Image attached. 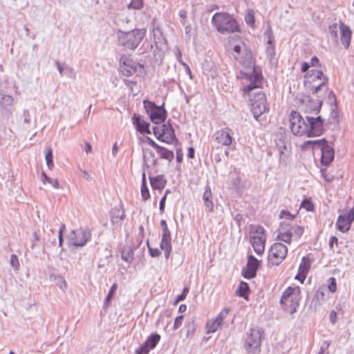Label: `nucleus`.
<instances>
[{
	"label": "nucleus",
	"mask_w": 354,
	"mask_h": 354,
	"mask_svg": "<svg viewBox=\"0 0 354 354\" xmlns=\"http://www.w3.org/2000/svg\"><path fill=\"white\" fill-rule=\"evenodd\" d=\"M232 54L243 68L251 70L250 72H241L250 81V83L245 87V92H251L253 89L260 87L262 84L263 76L257 71L253 64L251 50L243 42H240L234 46Z\"/></svg>",
	"instance_id": "obj_1"
},
{
	"label": "nucleus",
	"mask_w": 354,
	"mask_h": 354,
	"mask_svg": "<svg viewBox=\"0 0 354 354\" xmlns=\"http://www.w3.org/2000/svg\"><path fill=\"white\" fill-rule=\"evenodd\" d=\"M290 123L292 133L297 136H319L324 131V120L320 115L304 118L299 112H290Z\"/></svg>",
	"instance_id": "obj_2"
},
{
	"label": "nucleus",
	"mask_w": 354,
	"mask_h": 354,
	"mask_svg": "<svg viewBox=\"0 0 354 354\" xmlns=\"http://www.w3.org/2000/svg\"><path fill=\"white\" fill-rule=\"evenodd\" d=\"M212 23L216 30L221 34L239 32L240 26L235 19L226 12H216L212 18Z\"/></svg>",
	"instance_id": "obj_3"
},
{
	"label": "nucleus",
	"mask_w": 354,
	"mask_h": 354,
	"mask_svg": "<svg viewBox=\"0 0 354 354\" xmlns=\"http://www.w3.org/2000/svg\"><path fill=\"white\" fill-rule=\"evenodd\" d=\"M145 36L144 29H134L129 32H118V42L122 46L135 50Z\"/></svg>",
	"instance_id": "obj_4"
},
{
	"label": "nucleus",
	"mask_w": 354,
	"mask_h": 354,
	"mask_svg": "<svg viewBox=\"0 0 354 354\" xmlns=\"http://www.w3.org/2000/svg\"><path fill=\"white\" fill-rule=\"evenodd\" d=\"M301 290L299 287H288L283 292L280 303L282 308L290 314L296 312L299 304V295Z\"/></svg>",
	"instance_id": "obj_5"
},
{
	"label": "nucleus",
	"mask_w": 354,
	"mask_h": 354,
	"mask_svg": "<svg viewBox=\"0 0 354 354\" xmlns=\"http://www.w3.org/2000/svg\"><path fill=\"white\" fill-rule=\"evenodd\" d=\"M263 331L251 328L246 334L245 348L248 353L256 354L261 351Z\"/></svg>",
	"instance_id": "obj_6"
},
{
	"label": "nucleus",
	"mask_w": 354,
	"mask_h": 354,
	"mask_svg": "<svg viewBox=\"0 0 354 354\" xmlns=\"http://www.w3.org/2000/svg\"><path fill=\"white\" fill-rule=\"evenodd\" d=\"M288 252L287 247L281 243L272 245L268 253V264L279 266L286 258Z\"/></svg>",
	"instance_id": "obj_7"
},
{
	"label": "nucleus",
	"mask_w": 354,
	"mask_h": 354,
	"mask_svg": "<svg viewBox=\"0 0 354 354\" xmlns=\"http://www.w3.org/2000/svg\"><path fill=\"white\" fill-rule=\"evenodd\" d=\"M91 236V234L88 228L80 227L71 232L68 241L75 246L83 247L90 240Z\"/></svg>",
	"instance_id": "obj_8"
},
{
	"label": "nucleus",
	"mask_w": 354,
	"mask_h": 354,
	"mask_svg": "<svg viewBox=\"0 0 354 354\" xmlns=\"http://www.w3.org/2000/svg\"><path fill=\"white\" fill-rule=\"evenodd\" d=\"M153 134L159 140L168 144L171 143L176 138L174 130L170 124L169 121H168L167 124L153 127Z\"/></svg>",
	"instance_id": "obj_9"
},
{
	"label": "nucleus",
	"mask_w": 354,
	"mask_h": 354,
	"mask_svg": "<svg viewBox=\"0 0 354 354\" xmlns=\"http://www.w3.org/2000/svg\"><path fill=\"white\" fill-rule=\"evenodd\" d=\"M138 67L142 68L143 66L136 63L132 59L123 56L120 61V69L121 73L127 76H131L134 74L138 69Z\"/></svg>",
	"instance_id": "obj_10"
},
{
	"label": "nucleus",
	"mask_w": 354,
	"mask_h": 354,
	"mask_svg": "<svg viewBox=\"0 0 354 354\" xmlns=\"http://www.w3.org/2000/svg\"><path fill=\"white\" fill-rule=\"evenodd\" d=\"M261 261H259L253 255H249L248 257L247 268L242 270L243 276L248 279L256 277L257 271L260 267Z\"/></svg>",
	"instance_id": "obj_11"
},
{
	"label": "nucleus",
	"mask_w": 354,
	"mask_h": 354,
	"mask_svg": "<svg viewBox=\"0 0 354 354\" xmlns=\"http://www.w3.org/2000/svg\"><path fill=\"white\" fill-rule=\"evenodd\" d=\"M160 339V335L153 333L148 337L147 340L135 351L136 354H148L150 350L154 348Z\"/></svg>",
	"instance_id": "obj_12"
},
{
	"label": "nucleus",
	"mask_w": 354,
	"mask_h": 354,
	"mask_svg": "<svg viewBox=\"0 0 354 354\" xmlns=\"http://www.w3.org/2000/svg\"><path fill=\"white\" fill-rule=\"evenodd\" d=\"M250 105L252 111L259 109V111H268L267 106L266 97L264 93L259 92L253 94V97L250 99Z\"/></svg>",
	"instance_id": "obj_13"
},
{
	"label": "nucleus",
	"mask_w": 354,
	"mask_h": 354,
	"mask_svg": "<svg viewBox=\"0 0 354 354\" xmlns=\"http://www.w3.org/2000/svg\"><path fill=\"white\" fill-rule=\"evenodd\" d=\"M229 311L230 308H225L214 319L207 322L206 328L208 333H214L217 330Z\"/></svg>",
	"instance_id": "obj_14"
},
{
	"label": "nucleus",
	"mask_w": 354,
	"mask_h": 354,
	"mask_svg": "<svg viewBox=\"0 0 354 354\" xmlns=\"http://www.w3.org/2000/svg\"><path fill=\"white\" fill-rule=\"evenodd\" d=\"M306 75L311 78V80L313 82L316 80H322V82L319 84L313 86L312 90L313 91V93H317V91L320 90L321 88L324 86L328 80V77L324 75L323 72L319 70L312 69L307 73Z\"/></svg>",
	"instance_id": "obj_15"
},
{
	"label": "nucleus",
	"mask_w": 354,
	"mask_h": 354,
	"mask_svg": "<svg viewBox=\"0 0 354 354\" xmlns=\"http://www.w3.org/2000/svg\"><path fill=\"white\" fill-rule=\"evenodd\" d=\"M230 129L225 128L216 131L213 137L215 140L222 145L230 146L232 142V138L230 136Z\"/></svg>",
	"instance_id": "obj_16"
},
{
	"label": "nucleus",
	"mask_w": 354,
	"mask_h": 354,
	"mask_svg": "<svg viewBox=\"0 0 354 354\" xmlns=\"http://www.w3.org/2000/svg\"><path fill=\"white\" fill-rule=\"evenodd\" d=\"M132 123L137 131L144 134H150L149 123L145 121L140 115L134 113L132 117Z\"/></svg>",
	"instance_id": "obj_17"
},
{
	"label": "nucleus",
	"mask_w": 354,
	"mask_h": 354,
	"mask_svg": "<svg viewBox=\"0 0 354 354\" xmlns=\"http://www.w3.org/2000/svg\"><path fill=\"white\" fill-rule=\"evenodd\" d=\"M335 151L329 145L322 146L321 162L324 165H328L334 160Z\"/></svg>",
	"instance_id": "obj_18"
},
{
	"label": "nucleus",
	"mask_w": 354,
	"mask_h": 354,
	"mask_svg": "<svg viewBox=\"0 0 354 354\" xmlns=\"http://www.w3.org/2000/svg\"><path fill=\"white\" fill-rule=\"evenodd\" d=\"M339 31L341 42L346 48H348L350 46L352 35L351 28L343 23H340Z\"/></svg>",
	"instance_id": "obj_19"
},
{
	"label": "nucleus",
	"mask_w": 354,
	"mask_h": 354,
	"mask_svg": "<svg viewBox=\"0 0 354 354\" xmlns=\"http://www.w3.org/2000/svg\"><path fill=\"white\" fill-rule=\"evenodd\" d=\"M266 238L263 236L253 235L251 236V244L257 254L263 253L265 250Z\"/></svg>",
	"instance_id": "obj_20"
},
{
	"label": "nucleus",
	"mask_w": 354,
	"mask_h": 354,
	"mask_svg": "<svg viewBox=\"0 0 354 354\" xmlns=\"http://www.w3.org/2000/svg\"><path fill=\"white\" fill-rule=\"evenodd\" d=\"M111 221L118 226H121L122 221L125 216L124 211L118 207H114L111 212Z\"/></svg>",
	"instance_id": "obj_21"
},
{
	"label": "nucleus",
	"mask_w": 354,
	"mask_h": 354,
	"mask_svg": "<svg viewBox=\"0 0 354 354\" xmlns=\"http://www.w3.org/2000/svg\"><path fill=\"white\" fill-rule=\"evenodd\" d=\"M150 184L153 189L161 191L166 185V180L163 175H158L155 177H149Z\"/></svg>",
	"instance_id": "obj_22"
},
{
	"label": "nucleus",
	"mask_w": 354,
	"mask_h": 354,
	"mask_svg": "<svg viewBox=\"0 0 354 354\" xmlns=\"http://www.w3.org/2000/svg\"><path fill=\"white\" fill-rule=\"evenodd\" d=\"M212 194L211 189L209 186H206L205 190L203 193V200L207 211L212 212L214 209V204L212 201Z\"/></svg>",
	"instance_id": "obj_23"
},
{
	"label": "nucleus",
	"mask_w": 354,
	"mask_h": 354,
	"mask_svg": "<svg viewBox=\"0 0 354 354\" xmlns=\"http://www.w3.org/2000/svg\"><path fill=\"white\" fill-rule=\"evenodd\" d=\"M149 114L150 120L152 122L160 126L165 122L167 118V112H147Z\"/></svg>",
	"instance_id": "obj_24"
},
{
	"label": "nucleus",
	"mask_w": 354,
	"mask_h": 354,
	"mask_svg": "<svg viewBox=\"0 0 354 354\" xmlns=\"http://www.w3.org/2000/svg\"><path fill=\"white\" fill-rule=\"evenodd\" d=\"M325 300V289L322 288H318L314 297L313 299L312 303L310 304V308H313V304H314V309L316 310L318 306H319L323 301Z\"/></svg>",
	"instance_id": "obj_25"
},
{
	"label": "nucleus",
	"mask_w": 354,
	"mask_h": 354,
	"mask_svg": "<svg viewBox=\"0 0 354 354\" xmlns=\"http://www.w3.org/2000/svg\"><path fill=\"white\" fill-rule=\"evenodd\" d=\"M351 223L346 218L345 215H339L337 223V228L342 232H347L351 227Z\"/></svg>",
	"instance_id": "obj_26"
},
{
	"label": "nucleus",
	"mask_w": 354,
	"mask_h": 354,
	"mask_svg": "<svg viewBox=\"0 0 354 354\" xmlns=\"http://www.w3.org/2000/svg\"><path fill=\"white\" fill-rule=\"evenodd\" d=\"M13 103L14 99L11 95H7L3 91H0V104L2 108L8 109Z\"/></svg>",
	"instance_id": "obj_27"
},
{
	"label": "nucleus",
	"mask_w": 354,
	"mask_h": 354,
	"mask_svg": "<svg viewBox=\"0 0 354 354\" xmlns=\"http://www.w3.org/2000/svg\"><path fill=\"white\" fill-rule=\"evenodd\" d=\"M311 260L306 257L302 258L301 263L299 268V272L303 273L301 277L303 279H306L307 273L310 268Z\"/></svg>",
	"instance_id": "obj_28"
},
{
	"label": "nucleus",
	"mask_w": 354,
	"mask_h": 354,
	"mask_svg": "<svg viewBox=\"0 0 354 354\" xmlns=\"http://www.w3.org/2000/svg\"><path fill=\"white\" fill-rule=\"evenodd\" d=\"M278 151L279 153L280 161L285 160L288 156V148L286 143L281 140H279V142L277 143Z\"/></svg>",
	"instance_id": "obj_29"
},
{
	"label": "nucleus",
	"mask_w": 354,
	"mask_h": 354,
	"mask_svg": "<svg viewBox=\"0 0 354 354\" xmlns=\"http://www.w3.org/2000/svg\"><path fill=\"white\" fill-rule=\"evenodd\" d=\"M145 111H166L165 109V104L157 105L154 102L145 100H143Z\"/></svg>",
	"instance_id": "obj_30"
},
{
	"label": "nucleus",
	"mask_w": 354,
	"mask_h": 354,
	"mask_svg": "<svg viewBox=\"0 0 354 354\" xmlns=\"http://www.w3.org/2000/svg\"><path fill=\"white\" fill-rule=\"evenodd\" d=\"M160 246L161 250L164 251L165 257L167 259L171 252V239H162Z\"/></svg>",
	"instance_id": "obj_31"
},
{
	"label": "nucleus",
	"mask_w": 354,
	"mask_h": 354,
	"mask_svg": "<svg viewBox=\"0 0 354 354\" xmlns=\"http://www.w3.org/2000/svg\"><path fill=\"white\" fill-rule=\"evenodd\" d=\"M249 291L250 289L248 283L241 281L239 283L238 289L236 291V294L239 297H243L247 299Z\"/></svg>",
	"instance_id": "obj_32"
},
{
	"label": "nucleus",
	"mask_w": 354,
	"mask_h": 354,
	"mask_svg": "<svg viewBox=\"0 0 354 354\" xmlns=\"http://www.w3.org/2000/svg\"><path fill=\"white\" fill-rule=\"evenodd\" d=\"M157 153L159 154L161 158L167 160L169 162H171L174 157V154L172 151L168 150L162 147L159 148V149L157 151Z\"/></svg>",
	"instance_id": "obj_33"
},
{
	"label": "nucleus",
	"mask_w": 354,
	"mask_h": 354,
	"mask_svg": "<svg viewBox=\"0 0 354 354\" xmlns=\"http://www.w3.org/2000/svg\"><path fill=\"white\" fill-rule=\"evenodd\" d=\"M121 257L124 261L131 262L133 259V250L129 247H124L122 250Z\"/></svg>",
	"instance_id": "obj_34"
},
{
	"label": "nucleus",
	"mask_w": 354,
	"mask_h": 354,
	"mask_svg": "<svg viewBox=\"0 0 354 354\" xmlns=\"http://www.w3.org/2000/svg\"><path fill=\"white\" fill-rule=\"evenodd\" d=\"M292 232L288 231H280L277 235V239L286 243H290L292 240Z\"/></svg>",
	"instance_id": "obj_35"
},
{
	"label": "nucleus",
	"mask_w": 354,
	"mask_h": 354,
	"mask_svg": "<svg viewBox=\"0 0 354 354\" xmlns=\"http://www.w3.org/2000/svg\"><path fill=\"white\" fill-rule=\"evenodd\" d=\"M321 142H325V138L319 139V140H306L305 141L302 145L301 149L303 150L308 149L310 147H312V149H315V146L317 144H322Z\"/></svg>",
	"instance_id": "obj_36"
},
{
	"label": "nucleus",
	"mask_w": 354,
	"mask_h": 354,
	"mask_svg": "<svg viewBox=\"0 0 354 354\" xmlns=\"http://www.w3.org/2000/svg\"><path fill=\"white\" fill-rule=\"evenodd\" d=\"M45 158L48 169H51L53 167L54 165L53 160V151L50 147H48L46 149Z\"/></svg>",
	"instance_id": "obj_37"
},
{
	"label": "nucleus",
	"mask_w": 354,
	"mask_h": 354,
	"mask_svg": "<svg viewBox=\"0 0 354 354\" xmlns=\"http://www.w3.org/2000/svg\"><path fill=\"white\" fill-rule=\"evenodd\" d=\"M41 180L44 183H45L46 182H48L49 184H50L55 188L59 187L58 180L57 179H53V178H49L44 172H42Z\"/></svg>",
	"instance_id": "obj_38"
},
{
	"label": "nucleus",
	"mask_w": 354,
	"mask_h": 354,
	"mask_svg": "<svg viewBox=\"0 0 354 354\" xmlns=\"http://www.w3.org/2000/svg\"><path fill=\"white\" fill-rule=\"evenodd\" d=\"M264 35L268 38L267 43L268 44L272 46L271 50H274L273 43H274V35L272 33V31L271 30V27L268 26V29L265 31Z\"/></svg>",
	"instance_id": "obj_39"
},
{
	"label": "nucleus",
	"mask_w": 354,
	"mask_h": 354,
	"mask_svg": "<svg viewBox=\"0 0 354 354\" xmlns=\"http://www.w3.org/2000/svg\"><path fill=\"white\" fill-rule=\"evenodd\" d=\"M10 264L14 270L18 271L19 270L20 263L19 258L16 254H11L10 259Z\"/></svg>",
	"instance_id": "obj_40"
},
{
	"label": "nucleus",
	"mask_w": 354,
	"mask_h": 354,
	"mask_svg": "<svg viewBox=\"0 0 354 354\" xmlns=\"http://www.w3.org/2000/svg\"><path fill=\"white\" fill-rule=\"evenodd\" d=\"M127 8L129 9L140 10L143 8L142 0H131L128 4Z\"/></svg>",
	"instance_id": "obj_41"
},
{
	"label": "nucleus",
	"mask_w": 354,
	"mask_h": 354,
	"mask_svg": "<svg viewBox=\"0 0 354 354\" xmlns=\"http://www.w3.org/2000/svg\"><path fill=\"white\" fill-rule=\"evenodd\" d=\"M144 160L146 164H147L148 162H150L153 165H155L157 162V160L155 158V154L152 151H149L144 156Z\"/></svg>",
	"instance_id": "obj_42"
},
{
	"label": "nucleus",
	"mask_w": 354,
	"mask_h": 354,
	"mask_svg": "<svg viewBox=\"0 0 354 354\" xmlns=\"http://www.w3.org/2000/svg\"><path fill=\"white\" fill-rule=\"evenodd\" d=\"M339 30V26L337 24H333V25L329 26V30L331 36L337 39L338 37V30Z\"/></svg>",
	"instance_id": "obj_43"
},
{
	"label": "nucleus",
	"mask_w": 354,
	"mask_h": 354,
	"mask_svg": "<svg viewBox=\"0 0 354 354\" xmlns=\"http://www.w3.org/2000/svg\"><path fill=\"white\" fill-rule=\"evenodd\" d=\"M116 289H117V284L114 283L111 286V289H110V290H109V293H108V295H107V296H106V297L105 299V301H104V304L105 305H108L109 303L111 301V300L112 299V296L115 293Z\"/></svg>",
	"instance_id": "obj_44"
},
{
	"label": "nucleus",
	"mask_w": 354,
	"mask_h": 354,
	"mask_svg": "<svg viewBox=\"0 0 354 354\" xmlns=\"http://www.w3.org/2000/svg\"><path fill=\"white\" fill-rule=\"evenodd\" d=\"M301 207L305 208L307 211H313L314 205L310 199H304L301 205Z\"/></svg>",
	"instance_id": "obj_45"
},
{
	"label": "nucleus",
	"mask_w": 354,
	"mask_h": 354,
	"mask_svg": "<svg viewBox=\"0 0 354 354\" xmlns=\"http://www.w3.org/2000/svg\"><path fill=\"white\" fill-rule=\"evenodd\" d=\"M141 196L144 201L150 198V194L147 185H141Z\"/></svg>",
	"instance_id": "obj_46"
},
{
	"label": "nucleus",
	"mask_w": 354,
	"mask_h": 354,
	"mask_svg": "<svg viewBox=\"0 0 354 354\" xmlns=\"http://www.w3.org/2000/svg\"><path fill=\"white\" fill-rule=\"evenodd\" d=\"M245 22L248 25H252L254 23V15L253 10H250L245 17Z\"/></svg>",
	"instance_id": "obj_47"
},
{
	"label": "nucleus",
	"mask_w": 354,
	"mask_h": 354,
	"mask_svg": "<svg viewBox=\"0 0 354 354\" xmlns=\"http://www.w3.org/2000/svg\"><path fill=\"white\" fill-rule=\"evenodd\" d=\"M55 279L57 281L56 283L59 287L60 289L64 290L66 288V282L62 277H56Z\"/></svg>",
	"instance_id": "obj_48"
},
{
	"label": "nucleus",
	"mask_w": 354,
	"mask_h": 354,
	"mask_svg": "<svg viewBox=\"0 0 354 354\" xmlns=\"http://www.w3.org/2000/svg\"><path fill=\"white\" fill-rule=\"evenodd\" d=\"M280 218H286L288 221H292L295 218V216L291 214L288 211L283 209L280 212Z\"/></svg>",
	"instance_id": "obj_49"
},
{
	"label": "nucleus",
	"mask_w": 354,
	"mask_h": 354,
	"mask_svg": "<svg viewBox=\"0 0 354 354\" xmlns=\"http://www.w3.org/2000/svg\"><path fill=\"white\" fill-rule=\"evenodd\" d=\"M328 290L331 292H335L337 290L336 280L334 277L329 279Z\"/></svg>",
	"instance_id": "obj_50"
},
{
	"label": "nucleus",
	"mask_w": 354,
	"mask_h": 354,
	"mask_svg": "<svg viewBox=\"0 0 354 354\" xmlns=\"http://www.w3.org/2000/svg\"><path fill=\"white\" fill-rule=\"evenodd\" d=\"M147 245H148V248H149V254L152 257H158L160 255L161 252L158 248H153L150 247L148 242H147Z\"/></svg>",
	"instance_id": "obj_51"
},
{
	"label": "nucleus",
	"mask_w": 354,
	"mask_h": 354,
	"mask_svg": "<svg viewBox=\"0 0 354 354\" xmlns=\"http://www.w3.org/2000/svg\"><path fill=\"white\" fill-rule=\"evenodd\" d=\"M188 291L189 288L187 287H185L183 288V292L176 297L175 304H177L178 302L184 300L187 296Z\"/></svg>",
	"instance_id": "obj_52"
},
{
	"label": "nucleus",
	"mask_w": 354,
	"mask_h": 354,
	"mask_svg": "<svg viewBox=\"0 0 354 354\" xmlns=\"http://www.w3.org/2000/svg\"><path fill=\"white\" fill-rule=\"evenodd\" d=\"M291 227L290 225L287 221H283L281 223L279 232L280 231H288L291 232Z\"/></svg>",
	"instance_id": "obj_53"
},
{
	"label": "nucleus",
	"mask_w": 354,
	"mask_h": 354,
	"mask_svg": "<svg viewBox=\"0 0 354 354\" xmlns=\"http://www.w3.org/2000/svg\"><path fill=\"white\" fill-rule=\"evenodd\" d=\"M183 320V315H180L177 317H176L175 321H174V330L178 329L182 325Z\"/></svg>",
	"instance_id": "obj_54"
},
{
	"label": "nucleus",
	"mask_w": 354,
	"mask_h": 354,
	"mask_svg": "<svg viewBox=\"0 0 354 354\" xmlns=\"http://www.w3.org/2000/svg\"><path fill=\"white\" fill-rule=\"evenodd\" d=\"M293 230L297 237H300L303 233V228L299 226H294L291 227V232Z\"/></svg>",
	"instance_id": "obj_55"
},
{
	"label": "nucleus",
	"mask_w": 354,
	"mask_h": 354,
	"mask_svg": "<svg viewBox=\"0 0 354 354\" xmlns=\"http://www.w3.org/2000/svg\"><path fill=\"white\" fill-rule=\"evenodd\" d=\"M328 101L330 103L335 104V108H331L330 111H335L336 107V97L333 92H330L328 95Z\"/></svg>",
	"instance_id": "obj_56"
},
{
	"label": "nucleus",
	"mask_w": 354,
	"mask_h": 354,
	"mask_svg": "<svg viewBox=\"0 0 354 354\" xmlns=\"http://www.w3.org/2000/svg\"><path fill=\"white\" fill-rule=\"evenodd\" d=\"M346 216V218L351 223L354 221V208H352L346 214H344Z\"/></svg>",
	"instance_id": "obj_57"
},
{
	"label": "nucleus",
	"mask_w": 354,
	"mask_h": 354,
	"mask_svg": "<svg viewBox=\"0 0 354 354\" xmlns=\"http://www.w3.org/2000/svg\"><path fill=\"white\" fill-rule=\"evenodd\" d=\"M64 68H65V70L68 72V76L70 77H71V78L75 77V73L74 69L72 67H71L68 65H65Z\"/></svg>",
	"instance_id": "obj_58"
},
{
	"label": "nucleus",
	"mask_w": 354,
	"mask_h": 354,
	"mask_svg": "<svg viewBox=\"0 0 354 354\" xmlns=\"http://www.w3.org/2000/svg\"><path fill=\"white\" fill-rule=\"evenodd\" d=\"M162 239H171V233L168 227L162 229Z\"/></svg>",
	"instance_id": "obj_59"
},
{
	"label": "nucleus",
	"mask_w": 354,
	"mask_h": 354,
	"mask_svg": "<svg viewBox=\"0 0 354 354\" xmlns=\"http://www.w3.org/2000/svg\"><path fill=\"white\" fill-rule=\"evenodd\" d=\"M165 201H166V196H163L160 201V212L161 213H163L165 211Z\"/></svg>",
	"instance_id": "obj_60"
},
{
	"label": "nucleus",
	"mask_w": 354,
	"mask_h": 354,
	"mask_svg": "<svg viewBox=\"0 0 354 354\" xmlns=\"http://www.w3.org/2000/svg\"><path fill=\"white\" fill-rule=\"evenodd\" d=\"M329 319L333 324H335L337 319V313L335 310L330 311L329 315Z\"/></svg>",
	"instance_id": "obj_61"
},
{
	"label": "nucleus",
	"mask_w": 354,
	"mask_h": 354,
	"mask_svg": "<svg viewBox=\"0 0 354 354\" xmlns=\"http://www.w3.org/2000/svg\"><path fill=\"white\" fill-rule=\"evenodd\" d=\"M55 65L57 66V68L60 75L62 76L63 71H64V70H65V68H64L65 64L62 65L57 60H56Z\"/></svg>",
	"instance_id": "obj_62"
},
{
	"label": "nucleus",
	"mask_w": 354,
	"mask_h": 354,
	"mask_svg": "<svg viewBox=\"0 0 354 354\" xmlns=\"http://www.w3.org/2000/svg\"><path fill=\"white\" fill-rule=\"evenodd\" d=\"M309 64L310 66H316L319 64V60L316 56H314L311 58L310 63Z\"/></svg>",
	"instance_id": "obj_63"
},
{
	"label": "nucleus",
	"mask_w": 354,
	"mask_h": 354,
	"mask_svg": "<svg viewBox=\"0 0 354 354\" xmlns=\"http://www.w3.org/2000/svg\"><path fill=\"white\" fill-rule=\"evenodd\" d=\"M329 346V343L328 342H324L323 344L321 346L319 352L318 354H324V351L327 349Z\"/></svg>",
	"instance_id": "obj_64"
}]
</instances>
